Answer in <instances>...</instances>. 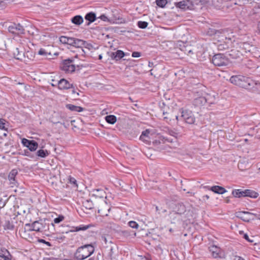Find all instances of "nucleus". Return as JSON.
Here are the masks:
<instances>
[{
  "instance_id": "nucleus-52",
  "label": "nucleus",
  "mask_w": 260,
  "mask_h": 260,
  "mask_svg": "<svg viewBox=\"0 0 260 260\" xmlns=\"http://www.w3.org/2000/svg\"><path fill=\"white\" fill-rule=\"evenodd\" d=\"M141 56V53L139 52H133L132 53V56L133 57H139Z\"/></svg>"
},
{
  "instance_id": "nucleus-33",
  "label": "nucleus",
  "mask_w": 260,
  "mask_h": 260,
  "mask_svg": "<svg viewBox=\"0 0 260 260\" xmlns=\"http://www.w3.org/2000/svg\"><path fill=\"white\" fill-rule=\"evenodd\" d=\"M105 120L108 123L113 124L117 120L116 117L113 115H110L105 117Z\"/></svg>"
},
{
  "instance_id": "nucleus-57",
  "label": "nucleus",
  "mask_w": 260,
  "mask_h": 260,
  "mask_svg": "<svg viewBox=\"0 0 260 260\" xmlns=\"http://www.w3.org/2000/svg\"><path fill=\"white\" fill-rule=\"evenodd\" d=\"M257 31L260 34V21L258 22L257 24Z\"/></svg>"
},
{
  "instance_id": "nucleus-49",
  "label": "nucleus",
  "mask_w": 260,
  "mask_h": 260,
  "mask_svg": "<svg viewBox=\"0 0 260 260\" xmlns=\"http://www.w3.org/2000/svg\"><path fill=\"white\" fill-rule=\"evenodd\" d=\"M69 181L71 184H73L76 187H77V181L74 178L70 177Z\"/></svg>"
},
{
  "instance_id": "nucleus-3",
  "label": "nucleus",
  "mask_w": 260,
  "mask_h": 260,
  "mask_svg": "<svg viewBox=\"0 0 260 260\" xmlns=\"http://www.w3.org/2000/svg\"><path fill=\"white\" fill-rule=\"evenodd\" d=\"M208 33L210 35H214L215 38L217 40L218 42H222L225 40L232 39V38L230 36L227 29L216 30L211 29L210 31H208Z\"/></svg>"
},
{
  "instance_id": "nucleus-18",
  "label": "nucleus",
  "mask_w": 260,
  "mask_h": 260,
  "mask_svg": "<svg viewBox=\"0 0 260 260\" xmlns=\"http://www.w3.org/2000/svg\"><path fill=\"white\" fill-rule=\"evenodd\" d=\"M204 188H207L214 193L218 194H222L226 192V190L224 188L217 185L213 186L211 187L209 186H204Z\"/></svg>"
},
{
  "instance_id": "nucleus-53",
  "label": "nucleus",
  "mask_w": 260,
  "mask_h": 260,
  "mask_svg": "<svg viewBox=\"0 0 260 260\" xmlns=\"http://www.w3.org/2000/svg\"><path fill=\"white\" fill-rule=\"evenodd\" d=\"M99 18H100L101 20H103L104 21H107L108 20L107 17L104 14L101 15L100 16Z\"/></svg>"
},
{
  "instance_id": "nucleus-14",
  "label": "nucleus",
  "mask_w": 260,
  "mask_h": 260,
  "mask_svg": "<svg viewBox=\"0 0 260 260\" xmlns=\"http://www.w3.org/2000/svg\"><path fill=\"white\" fill-rule=\"evenodd\" d=\"M151 132L149 129H146L142 132L140 137V139L147 144H150L151 143Z\"/></svg>"
},
{
  "instance_id": "nucleus-24",
  "label": "nucleus",
  "mask_w": 260,
  "mask_h": 260,
  "mask_svg": "<svg viewBox=\"0 0 260 260\" xmlns=\"http://www.w3.org/2000/svg\"><path fill=\"white\" fill-rule=\"evenodd\" d=\"M85 19L89 22L87 23L86 25H89L91 22H94L96 19L95 14L93 12H89L86 14Z\"/></svg>"
},
{
  "instance_id": "nucleus-7",
  "label": "nucleus",
  "mask_w": 260,
  "mask_h": 260,
  "mask_svg": "<svg viewBox=\"0 0 260 260\" xmlns=\"http://www.w3.org/2000/svg\"><path fill=\"white\" fill-rule=\"evenodd\" d=\"M179 119H182L186 123L188 124H192L195 121V117L191 111L186 110L181 111V115L179 117Z\"/></svg>"
},
{
  "instance_id": "nucleus-10",
  "label": "nucleus",
  "mask_w": 260,
  "mask_h": 260,
  "mask_svg": "<svg viewBox=\"0 0 260 260\" xmlns=\"http://www.w3.org/2000/svg\"><path fill=\"white\" fill-rule=\"evenodd\" d=\"M255 214L245 211H241L236 213V216L240 218L244 221L249 222L250 220H253V216Z\"/></svg>"
},
{
  "instance_id": "nucleus-45",
  "label": "nucleus",
  "mask_w": 260,
  "mask_h": 260,
  "mask_svg": "<svg viewBox=\"0 0 260 260\" xmlns=\"http://www.w3.org/2000/svg\"><path fill=\"white\" fill-rule=\"evenodd\" d=\"M11 3L13 2V0H0V9H3L6 6V3Z\"/></svg>"
},
{
  "instance_id": "nucleus-58",
  "label": "nucleus",
  "mask_w": 260,
  "mask_h": 260,
  "mask_svg": "<svg viewBox=\"0 0 260 260\" xmlns=\"http://www.w3.org/2000/svg\"><path fill=\"white\" fill-rule=\"evenodd\" d=\"M203 200H205V199L206 200H208L209 199V196L208 195H205L203 197Z\"/></svg>"
},
{
  "instance_id": "nucleus-26",
  "label": "nucleus",
  "mask_w": 260,
  "mask_h": 260,
  "mask_svg": "<svg viewBox=\"0 0 260 260\" xmlns=\"http://www.w3.org/2000/svg\"><path fill=\"white\" fill-rule=\"evenodd\" d=\"M71 22L76 25H79L83 22V18L81 15H76L71 19Z\"/></svg>"
},
{
  "instance_id": "nucleus-50",
  "label": "nucleus",
  "mask_w": 260,
  "mask_h": 260,
  "mask_svg": "<svg viewBox=\"0 0 260 260\" xmlns=\"http://www.w3.org/2000/svg\"><path fill=\"white\" fill-rule=\"evenodd\" d=\"M121 233L122 235L125 237H128L131 236V232L127 230L122 231Z\"/></svg>"
},
{
  "instance_id": "nucleus-25",
  "label": "nucleus",
  "mask_w": 260,
  "mask_h": 260,
  "mask_svg": "<svg viewBox=\"0 0 260 260\" xmlns=\"http://www.w3.org/2000/svg\"><path fill=\"white\" fill-rule=\"evenodd\" d=\"M241 48L245 50V52H252L255 47L248 43H243L240 46Z\"/></svg>"
},
{
  "instance_id": "nucleus-17",
  "label": "nucleus",
  "mask_w": 260,
  "mask_h": 260,
  "mask_svg": "<svg viewBox=\"0 0 260 260\" xmlns=\"http://www.w3.org/2000/svg\"><path fill=\"white\" fill-rule=\"evenodd\" d=\"M18 174V171L16 169H13L11 170L8 175V180L10 181V184H11V187H14V186H16L17 182L15 180V177Z\"/></svg>"
},
{
  "instance_id": "nucleus-39",
  "label": "nucleus",
  "mask_w": 260,
  "mask_h": 260,
  "mask_svg": "<svg viewBox=\"0 0 260 260\" xmlns=\"http://www.w3.org/2000/svg\"><path fill=\"white\" fill-rule=\"evenodd\" d=\"M148 24V23L146 21H139L138 22V26L140 28H146L147 27Z\"/></svg>"
},
{
  "instance_id": "nucleus-64",
  "label": "nucleus",
  "mask_w": 260,
  "mask_h": 260,
  "mask_svg": "<svg viewBox=\"0 0 260 260\" xmlns=\"http://www.w3.org/2000/svg\"><path fill=\"white\" fill-rule=\"evenodd\" d=\"M61 124H62V125H64V127H68V126H69V123H68V124H67V125H66L65 123H61Z\"/></svg>"
},
{
  "instance_id": "nucleus-32",
  "label": "nucleus",
  "mask_w": 260,
  "mask_h": 260,
  "mask_svg": "<svg viewBox=\"0 0 260 260\" xmlns=\"http://www.w3.org/2000/svg\"><path fill=\"white\" fill-rule=\"evenodd\" d=\"M38 54L45 56L46 58L50 59L51 54L50 52L47 51L45 49L41 48L38 51Z\"/></svg>"
},
{
  "instance_id": "nucleus-43",
  "label": "nucleus",
  "mask_w": 260,
  "mask_h": 260,
  "mask_svg": "<svg viewBox=\"0 0 260 260\" xmlns=\"http://www.w3.org/2000/svg\"><path fill=\"white\" fill-rule=\"evenodd\" d=\"M163 140L159 138L158 139H156L153 141L152 144L154 146H158L160 145L161 144L163 143Z\"/></svg>"
},
{
  "instance_id": "nucleus-4",
  "label": "nucleus",
  "mask_w": 260,
  "mask_h": 260,
  "mask_svg": "<svg viewBox=\"0 0 260 260\" xmlns=\"http://www.w3.org/2000/svg\"><path fill=\"white\" fill-rule=\"evenodd\" d=\"M212 62L215 66L221 67L228 65L229 60L224 54L218 53L213 56Z\"/></svg>"
},
{
  "instance_id": "nucleus-36",
  "label": "nucleus",
  "mask_w": 260,
  "mask_h": 260,
  "mask_svg": "<svg viewBox=\"0 0 260 260\" xmlns=\"http://www.w3.org/2000/svg\"><path fill=\"white\" fill-rule=\"evenodd\" d=\"M52 238L54 240L57 241L58 243L63 242L66 239V237L62 235H53Z\"/></svg>"
},
{
  "instance_id": "nucleus-11",
  "label": "nucleus",
  "mask_w": 260,
  "mask_h": 260,
  "mask_svg": "<svg viewBox=\"0 0 260 260\" xmlns=\"http://www.w3.org/2000/svg\"><path fill=\"white\" fill-rule=\"evenodd\" d=\"M9 31L12 33L17 35H21L24 34V27L19 23H14L10 25L9 28Z\"/></svg>"
},
{
  "instance_id": "nucleus-28",
  "label": "nucleus",
  "mask_w": 260,
  "mask_h": 260,
  "mask_svg": "<svg viewBox=\"0 0 260 260\" xmlns=\"http://www.w3.org/2000/svg\"><path fill=\"white\" fill-rule=\"evenodd\" d=\"M85 41L75 38L72 46L77 48H82L83 46H85Z\"/></svg>"
},
{
  "instance_id": "nucleus-63",
  "label": "nucleus",
  "mask_w": 260,
  "mask_h": 260,
  "mask_svg": "<svg viewBox=\"0 0 260 260\" xmlns=\"http://www.w3.org/2000/svg\"><path fill=\"white\" fill-rule=\"evenodd\" d=\"M39 242H41V243H46V241L44 240H43V239L40 240Z\"/></svg>"
},
{
  "instance_id": "nucleus-1",
  "label": "nucleus",
  "mask_w": 260,
  "mask_h": 260,
  "mask_svg": "<svg viewBox=\"0 0 260 260\" xmlns=\"http://www.w3.org/2000/svg\"><path fill=\"white\" fill-rule=\"evenodd\" d=\"M94 251V247L91 244H85L77 249L74 257L77 260H84L90 256Z\"/></svg>"
},
{
  "instance_id": "nucleus-20",
  "label": "nucleus",
  "mask_w": 260,
  "mask_h": 260,
  "mask_svg": "<svg viewBox=\"0 0 260 260\" xmlns=\"http://www.w3.org/2000/svg\"><path fill=\"white\" fill-rule=\"evenodd\" d=\"M43 222V219H41L39 221H34L31 224V226L32 228V231H35L37 232H42V230L43 229V225H42Z\"/></svg>"
},
{
  "instance_id": "nucleus-59",
  "label": "nucleus",
  "mask_w": 260,
  "mask_h": 260,
  "mask_svg": "<svg viewBox=\"0 0 260 260\" xmlns=\"http://www.w3.org/2000/svg\"><path fill=\"white\" fill-rule=\"evenodd\" d=\"M72 92L73 94L76 93L77 95H79V93L77 92L74 89L72 90Z\"/></svg>"
},
{
  "instance_id": "nucleus-15",
  "label": "nucleus",
  "mask_w": 260,
  "mask_h": 260,
  "mask_svg": "<svg viewBox=\"0 0 260 260\" xmlns=\"http://www.w3.org/2000/svg\"><path fill=\"white\" fill-rule=\"evenodd\" d=\"M58 87L59 89L64 90L73 88V84H70L65 79H61L57 82Z\"/></svg>"
},
{
  "instance_id": "nucleus-42",
  "label": "nucleus",
  "mask_w": 260,
  "mask_h": 260,
  "mask_svg": "<svg viewBox=\"0 0 260 260\" xmlns=\"http://www.w3.org/2000/svg\"><path fill=\"white\" fill-rule=\"evenodd\" d=\"M72 230H70V232H78L81 230L84 231L87 229V227L82 226H77V227H73Z\"/></svg>"
},
{
  "instance_id": "nucleus-8",
  "label": "nucleus",
  "mask_w": 260,
  "mask_h": 260,
  "mask_svg": "<svg viewBox=\"0 0 260 260\" xmlns=\"http://www.w3.org/2000/svg\"><path fill=\"white\" fill-rule=\"evenodd\" d=\"M22 145L27 147L30 151H35L38 147V144L34 140H29L25 138L21 140Z\"/></svg>"
},
{
  "instance_id": "nucleus-47",
  "label": "nucleus",
  "mask_w": 260,
  "mask_h": 260,
  "mask_svg": "<svg viewBox=\"0 0 260 260\" xmlns=\"http://www.w3.org/2000/svg\"><path fill=\"white\" fill-rule=\"evenodd\" d=\"M69 37L66 36H61L59 38L60 42L64 44H67V41Z\"/></svg>"
},
{
  "instance_id": "nucleus-22",
  "label": "nucleus",
  "mask_w": 260,
  "mask_h": 260,
  "mask_svg": "<svg viewBox=\"0 0 260 260\" xmlns=\"http://www.w3.org/2000/svg\"><path fill=\"white\" fill-rule=\"evenodd\" d=\"M174 211L178 214H183L186 211L185 206L182 203H177L174 208Z\"/></svg>"
},
{
  "instance_id": "nucleus-9",
  "label": "nucleus",
  "mask_w": 260,
  "mask_h": 260,
  "mask_svg": "<svg viewBox=\"0 0 260 260\" xmlns=\"http://www.w3.org/2000/svg\"><path fill=\"white\" fill-rule=\"evenodd\" d=\"M209 249L212 256L214 258H223L224 256V253L223 251L217 246L214 245L209 247Z\"/></svg>"
},
{
  "instance_id": "nucleus-5",
  "label": "nucleus",
  "mask_w": 260,
  "mask_h": 260,
  "mask_svg": "<svg viewBox=\"0 0 260 260\" xmlns=\"http://www.w3.org/2000/svg\"><path fill=\"white\" fill-rule=\"evenodd\" d=\"M12 53L14 57L16 59L23 61H27V60L26 59V55H27V53H28L29 52H25L22 47H20L19 48H14L12 50Z\"/></svg>"
},
{
  "instance_id": "nucleus-46",
  "label": "nucleus",
  "mask_w": 260,
  "mask_h": 260,
  "mask_svg": "<svg viewBox=\"0 0 260 260\" xmlns=\"http://www.w3.org/2000/svg\"><path fill=\"white\" fill-rule=\"evenodd\" d=\"M64 219V216L62 215H59L58 217L54 218V222L55 223H59Z\"/></svg>"
},
{
  "instance_id": "nucleus-16",
  "label": "nucleus",
  "mask_w": 260,
  "mask_h": 260,
  "mask_svg": "<svg viewBox=\"0 0 260 260\" xmlns=\"http://www.w3.org/2000/svg\"><path fill=\"white\" fill-rule=\"evenodd\" d=\"M217 45V49L219 50L223 51L230 48L233 43V38L224 41L222 42H219Z\"/></svg>"
},
{
  "instance_id": "nucleus-55",
  "label": "nucleus",
  "mask_w": 260,
  "mask_h": 260,
  "mask_svg": "<svg viewBox=\"0 0 260 260\" xmlns=\"http://www.w3.org/2000/svg\"><path fill=\"white\" fill-rule=\"evenodd\" d=\"M24 155L27 156H29L30 155V152L28 150H25L24 151Z\"/></svg>"
},
{
  "instance_id": "nucleus-56",
  "label": "nucleus",
  "mask_w": 260,
  "mask_h": 260,
  "mask_svg": "<svg viewBox=\"0 0 260 260\" xmlns=\"http://www.w3.org/2000/svg\"><path fill=\"white\" fill-rule=\"evenodd\" d=\"M234 260H244V259L242 258H241L239 256H235V257L234 258Z\"/></svg>"
},
{
  "instance_id": "nucleus-40",
  "label": "nucleus",
  "mask_w": 260,
  "mask_h": 260,
  "mask_svg": "<svg viewBox=\"0 0 260 260\" xmlns=\"http://www.w3.org/2000/svg\"><path fill=\"white\" fill-rule=\"evenodd\" d=\"M47 220H45V219H44L43 220V229L42 230V232H46L47 231H48L49 230V223H46V221Z\"/></svg>"
},
{
  "instance_id": "nucleus-13",
  "label": "nucleus",
  "mask_w": 260,
  "mask_h": 260,
  "mask_svg": "<svg viewBox=\"0 0 260 260\" xmlns=\"http://www.w3.org/2000/svg\"><path fill=\"white\" fill-rule=\"evenodd\" d=\"M175 6L177 8H179L181 9L185 10L190 9L192 7V4L191 2L189 0H184L179 2L175 3Z\"/></svg>"
},
{
  "instance_id": "nucleus-31",
  "label": "nucleus",
  "mask_w": 260,
  "mask_h": 260,
  "mask_svg": "<svg viewBox=\"0 0 260 260\" xmlns=\"http://www.w3.org/2000/svg\"><path fill=\"white\" fill-rule=\"evenodd\" d=\"M245 197H248L254 199L256 198L258 196V193L257 192L250 189H245Z\"/></svg>"
},
{
  "instance_id": "nucleus-38",
  "label": "nucleus",
  "mask_w": 260,
  "mask_h": 260,
  "mask_svg": "<svg viewBox=\"0 0 260 260\" xmlns=\"http://www.w3.org/2000/svg\"><path fill=\"white\" fill-rule=\"evenodd\" d=\"M155 3L158 7L164 8L167 4V0H156Z\"/></svg>"
},
{
  "instance_id": "nucleus-62",
  "label": "nucleus",
  "mask_w": 260,
  "mask_h": 260,
  "mask_svg": "<svg viewBox=\"0 0 260 260\" xmlns=\"http://www.w3.org/2000/svg\"><path fill=\"white\" fill-rule=\"evenodd\" d=\"M166 141H168V142H171V143H172V142H173V139H171V140H170V139H168V138H166Z\"/></svg>"
},
{
  "instance_id": "nucleus-61",
  "label": "nucleus",
  "mask_w": 260,
  "mask_h": 260,
  "mask_svg": "<svg viewBox=\"0 0 260 260\" xmlns=\"http://www.w3.org/2000/svg\"><path fill=\"white\" fill-rule=\"evenodd\" d=\"M181 185H182V186H181V188L182 189V190H183V191H186V189L185 188V187H183V183H182V181H181Z\"/></svg>"
},
{
  "instance_id": "nucleus-27",
  "label": "nucleus",
  "mask_w": 260,
  "mask_h": 260,
  "mask_svg": "<svg viewBox=\"0 0 260 260\" xmlns=\"http://www.w3.org/2000/svg\"><path fill=\"white\" fill-rule=\"evenodd\" d=\"M83 206L86 209L91 210L94 208V203L90 199H88L83 202Z\"/></svg>"
},
{
  "instance_id": "nucleus-19",
  "label": "nucleus",
  "mask_w": 260,
  "mask_h": 260,
  "mask_svg": "<svg viewBox=\"0 0 260 260\" xmlns=\"http://www.w3.org/2000/svg\"><path fill=\"white\" fill-rule=\"evenodd\" d=\"M12 255L6 248H2L0 252V260H11Z\"/></svg>"
},
{
  "instance_id": "nucleus-41",
  "label": "nucleus",
  "mask_w": 260,
  "mask_h": 260,
  "mask_svg": "<svg viewBox=\"0 0 260 260\" xmlns=\"http://www.w3.org/2000/svg\"><path fill=\"white\" fill-rule=\"evenodd\" d=\"M168 134L171 136L174 137V140H175L177 137L179 136V133L175 132L174 130L172 129H169L168 130Z\"/></svg>"
},
{
  "instance_id": "nucleus-54",
  "label": "nucleus",
  "mask_w": 260,
  "mask_h": 260,
  "mask_svg": "<svg viewBox=\"0 0 260 260\" xmlns=\"http://www.w3.org/2000/svg\"><path fill=\"white\" fill-rule=\"evenodd\" d=\"M5 123L4 122L3 120L0 119V129H4L5 128Z\"/></svg>"
},
{
  "instance_id": "nucleus-29",
  "label": "nucleus",
  "mask_w": 260,
  "mask_h": 260,
  "mask_svg": "<svg viewBox=\"0 0 260 260\" xmlns=\"http://www.w3.org/2000/svg\"><path fill=\"white\" fill-rule=\"evenodd\" d=\"M67 108L72 111H75L80 112L83 111V108L80 106H77L72 104H67L66 105Z\"/></svg>"
},
{
  "instance_id": "nucleus-6",
  "label": "nucleus",
  "mask_w": 260,
  "mask_h": 260,
  "mask_svg": "<svg viewBox=\"0 0 260 260\" xmlns=\"http://www.w3.org/2000/svg\"><path fill=\"white\" fill-rule=\"evenodd\" d=\"M60 69L66 73H72L75 70L76 67L73 60L68 59L63 61L60 65Z\"/></svg>"
},
{
  "instance_id": "nucleus-2",
  "label": "nucleus",
  "mask_w": 260,
  "mask_h": 260,
  "mask_svg": "<svg viewBox=\"0 0 260 260\" xmlns=\"http://www.w3.org/2000/svg\"><path fill=\"white\" fill-rule=\"evenodd\" d=\"M230 81L233 84L246 89L250 88L253 85L252 80L240 75L232 76L230 79Z\"/></svg>"
},
{
  "instance_id": "nucleus-34",
  "label": "nucleus",
  "mask_w": 260,
  "mask_h": 260,
  "mask_svg": "<svg viewBox=\"0 0 260 260\" xmlns=\"http://www.w3.org/2000/svg\"><path fill=\"white\" fill-rule=\"evenodd\" d=\"M49 154V152L47 150L40 149L37 152V155L41 158H45Z\"/></svg>"
},
{
  "instance_id": "nucleus-23",
  "label": "nucleus",
  "mask_w": 260,
  "mask_h": 260,
  "mask_svg": "<svg viewBox=\"0 0 260 260\" xmlns=\"http://www.w3.org/2000/svg\"><path fill=\"white\" fill-rule=\"evenodd\" d=\"M227 53L232 58L234 59L239 58L242 55V53L236 49H232Z\"/></svg>"
},
{
  "instance_id": "nucleus-30",
  "label": "nucleus",
  "mask_w": 260,
  "mask_h": 260,
  "mask_svg": "<svg viewBox=\"0 0 260 260\" xmlns=\"http://www.w3.org/2000/svg\"><path fill=\"white\" fill-rule=\"evenodd\" d=\"M232 194L235 198H240L242 197H245V190L241 189H235L233 191Z\"/></svg>"
},
{
  "instance_id": "nucleus-60",
  "label": "nucleus",
  "mask_w": 260,
  "mask_h": 260,
  "mask_svg": "<svg viewBox=\"0 0 260 260\" xmlns=\"http://www.w3.org/2000/svg\"><path fill=\"white\" fill-rule=\"evenodd\" d=\"M181 185H182V186H181V188L182 189V190H183V191H186V189L185 188V187H183V183H182V181H181Z\"/></svg>"
},
{
  "instance_id": "nucleus-12",
  "label": "nucleus",
  "mask_w": 260,
  "mask_h": 260,
  "mask_svg": "<svg viewBox=\"0 0 260 260\" xmlns=\"http://www.w3.org/2000/svg\"><path fill=\"white\" fill-rule=\"evenodd\" d=\"M196 98L193 100V104L196 107H201L206 103V100H205L204 94L203 93H199L197 92L195 95Z\"/></svg>"
},
{
  "instance_id": "nucleus-48",
  "label": "nucleus",
  "mask_w": 260,
  "mask_h": 260,
  "mask_svg": "<svg viewBox=\"0 0 260 260\" xmlns=\"http://www.w3.org/2000/svg\"><path fill=\"white\" fill-rule=\"evenodd\" d=\"M243 237L245 240L250 243H253L254 242L253 237L251 236V238H250L247 234H245Z\"/></svg>"
},
{
  "instance_id": "nucleus-44",
  "label": "nucleus",
  "mask_w": 260,
  "mask_h": 260,
  "mask_svg": "<svg viewBox=\"0 0 260 260\" xmlns=\"http://www.w3.org/2000/svg\"><path fill=\"white\" fill-rule=\"evenodd\" d=\"M128 225L133 229H138L139 224L135 221H130L128 222Z\"/></svg>"
},
{
  "instance_id": "nucleus-51",
  "label": "nucleus",
  "mask_w": 260,
  "mask_h": 260,
  "mask_svg": "<svg viewBox=\"0 0 260 260\" xmlns=\"http://www.w3.org/2000/svg\"><path fill=\"white\" fill-rule=\"evenodd\" d=\"M75 39L74 38L69 37L67 44L72 46Z\"/></svg>"
},
{
  "instance_id": "nucleus-37",
  "label": "nucleus",
  "mask_w": 260,
  "mask_h": 260,
  "mask_svg": "<svg viewBox=\"0 0 260 260\" xmlns=\"http://www.w3.org/2000/svg\"><path fill=\"white\" fill-rule=\"evenodd\" d=\"M5 230H12L14 229V225L9 221H6L4 225Z\"/></svg>"
},
{
  "instance_id": "nucleus-35",
  "label": "nucleus",
  "mask_w": 260,
  "mask_h": 260,
  "mask_svg": "<svg viewBox=\"0 0 260 260\" xmlns=\"http://www.w3.org/2000/svg\"><path fill=\"white\" fill-rule=\"evenodd\" d=\"M205 100H206V103H207L209 104H213L215 102V98L214 96H211L209 94L205 93L204 94Z\"/></svg>"
},
{
  "instance_id": "nucleus-21",
  "label": "nucleus",
  "mask_w": 260,
  "mask_h": 260,
  "mask_svg": "<svg viewBox=\"0 0 260 260\" xmlns=\"http://www.w3.org/2000/svg\"><path fill=\"white\" fill-rule=\"evenodd\" d=\"M124 56V53L121 50H117L116 52H111L110 56L112 59L115 60H120Z\"/></svg>"
}]
</instances>
